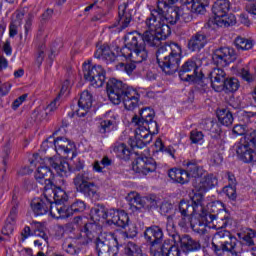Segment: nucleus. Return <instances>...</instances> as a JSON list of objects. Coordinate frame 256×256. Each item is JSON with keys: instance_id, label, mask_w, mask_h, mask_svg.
I'll return each instance as SVG.
<instances>
[{"instance_id": "f704fd0d", "label": "nucleus", "mask_w": 256, "mask_h": 256, "mask_svg": "<svg viewBox=\"0 0 256 256\" xmlns=\"http://www.w3.org/2000/svg\"><path fill=\"white\" fill-rule=\"evenodd\" d=\"M126 199L128 201L129 209L133 213H135V211H141V209L145 207V201H143V198H141L137 192L129 193Z\"/></svg>"}, {"instance_id": "c9c22d12", "label": "nucleus", "mask_w": 256, "mask_h": 256, "mask_svg": "<svg viewBox=\"0 0 256 256\" xmlns=\"http://www.w3.org/2000/svg\"><path fill=\"white\" fill-rule=\"evenodd\" d=\"M217 117L221 125H224L225 127H231V125H233V121H234L233 113L229 109L227 108L219 109L217 111Z\"/></svg>"}, {"instance_id": "13d9d810", "label": "nucleus", "mask_w": 256, "mask_h": 256, "mask_svg": "<svg viewBox=\"0 0 256 256\" xmlns=\"http://www.w3.org/2000/svg\"><path fill=\"white\" fill-rule=\"evenodd\" d=\"M255 239H256V231L255 230H249L243 237V241L248 245V247H253L255 245Z\"/></svg>"}, {"instance_id": "9b49d317", "label": "nucleus", "mask_w": 256, "mask_h": 256, "mask_svg": "<svg viewBox=\"0 0 256 256\" xmlns=\"http://www.w3.org/2000/svg\"><path fill=\"white\" fill-rule=\"evenodd\" d=\"M166 4L161 6L159 2H156V10L158 17H161V21L166 25H177L181 17V9L178 6H174L176 3H179V0H174L173 2H169L166 0Z\"/></svg>"}, {"instance_id": "473e14b6", "label": "nucleus", "mask_w": 256, "mask_h": 256, "mask_svg": "<svg viewBox=\"0 0 256 256\" xmlns=\"http://www.w3.org/2000/svg\"><path fill=\"white\" fill-rule=\"evenodd\" d=\"M168 177L175 181V183H180V185H185V183H189V172L179 168H172L168 170Z\"/></svg>"}, {"instance_id": "de8ad7c7", "label": "nucleus", "mask_w": 256, "mask_h": 256, "mask_svg": "<svg viewBox=\"0 0 256 256\" xmlns=\"http://www.w3.org/2000/svg\"><path fill=\"white\" fill-rule=\"evenodd\" d=\"M112 164L113 160L109 156H104L100 162L97 160L94 162L93 169L97 173H103V167H111Z\"/></svg>"}, {"instance_id": "680f3d73", "label": "nucleus", "mask_w": 256, "mask_h": 256, "mask_svg": "<svg viewBox=\"0 0 256 256\" xmlns=\"http://www.w3.org/2000/svg\"><path fill=\"white\" fill-rule=\"evenodd\" d=\"M120 213L121 211L115 209L106 210L108 225H113Z\"/></svg>"}, {"instance_id": "4468645a", "label": "nucleus", "mask_w": 256, "mask_h": 256, "mask_svg": "<svg viewBox=\"0 0 256 256\" xmlns=\"http://www.w3.org/2000/svg\"><path fill=\"white\" fill-rule=\"evenodd\" d=\"M157 6L150 11V16L146 18L145 25L148 31H156L158 35L169 36L171 35V27L161 20H157Z\"/></svg>"}, {"instance_id": "6e6d98bb", "label": "nucleus", "mask_w": 256, "mask_h": 256, "mask_svg": "<svg viewBox=\"0 0 256 256\" xmlns=\"http://www.w3.org/2000/svg\"><path fill=\"white\" fill-rule=\"evenodd\" d=\"M43 119H47V112L45 110L36 109L31 114V120L35 123H41Z\"/></svg>"}, {"instance_id": "a211bd4d", "label": "nucleus", "mask_w": 256, "mask_h": 256, "mask_svg": "<svg viewBox=\"0 0 256 256\" xmlns=\"http://www.w3.org/2000/svg\"><path fill=\"white\" fill-rule=\"evenodd\" d=\"M206 131H211L214 133V131L217 132L216 135L212 136V139L210 140L209 143V148L213 151H225V140L219 134V124L213 120H207L206 121Z\"/></svg>"}, {"instance_id": "bb28decb", "label": "nucleus", "mask_w": 256, "mask_h": 256, "mask_svg": "<svg viewBox=\"0 0 256 256\" xmlns=\"http://www.w3.org/2000/svg\"><path fill=\"white\" fill-rule=\"evenodd\" d=\"M154 256H181V250L177 244H171V241L165 240L162 245L155 251Z\"/></svg>"}, {"instance_id": "c85d7f7f", "label": "nucleus", "mask_w": 256, "mask_h": 256, "mask_svg": "<svg viewBox=\"0 0 256 256\" xmlns=\"http://www.w3.org/2000/svg\"><path fill=\"white\" fill-rule=\"evenodd\" d=\"M182 5H191V13L195 15H205L207 7H209V0H180Z\"/></svg>"}, {"instance_id": "0e129e2a", "label": "nucleus", "mask_w": 256, "mask_h": 256, "mask_svg": "<svg viewBox=\"0 0 256 256\" xmlns=\"http://www.w3.org/2000/svg\"><path fill=\"white\" fill-rule=\"evenodd\" d=\"M203 132L197 131V130H192L190 133V140L192 143H199L200 141H203Z\"/></svg>"}, {"instance_id": "6ab92c4d", "label": "nucleus", "mask_w": 256, "mask_h": 256, "mask_svg": "<svg viewBox=\"0 0 256 256\" xmlns=\"http://www.w3.org/2000/svg\"><path fill=\"white\" fill-rule=\"evenodd\" d=\"M132 169L135 173H139V175H149V173L157 171V162L148 157L137 158L132 163Z\"/></svg>"}, {"instance_id": "052dcab7", "label": "nucleus", "mask_w": 256, "mask_h": 256, "mask_svg": "<svg viewBox=\"0 0 256 256\" xmlns=\"http://www.w3.org/2000/svg\"><path fill=\"white\" fill-rule=\"evenodd\" d=\"M223 151L218 150H210L211 153V161L214 165H221L223 163Z\"/></svg>"}, {"instance_id": "5fc2aeb1", "label": "nucleus", "mask_w": 256, "mask_h": 256, "mask_svg": "<svg viewBox=\"0 0 256 256\" xmlns=\"http://www.w3.org/2000/svg\"><path fill=\"white\" fill-rule=\"evenodd\" d=\"M62 249L67 253L68 255H79L81 253V250L75 246V243H64L62 245Z\"/></svg>"}, {"instance_id": "9d476101", "label": "nucleus", "mask_w": 256, "mask_h": 256, "mask_svg": "<svg viewBox=\"0 0 256 256\" xmlns=\"http://www.w3.org/2000/svg\"><path fill=\"white\" fill-rule=\"evenodd\" d=\"M83 75L85 81H88L92 87L96 89L105 84L107 79V71L101 65H91V60L83 63Z\"/></svg>"}, {"instance_id": "f8f14e48", "label": "nucleus", "mask_w": 256, "mask_h": 256, "mask_svg": "<svg viewBox=\"0 0 256 256\" xmlns=\"http://www.w3.org/2000/svg\"><path fill=\"white\" fill-rule=\"evenodd\" d=\"M95 245L98 256H115L119 253V240L114 235L100 234Z\"/></svg>"}, {"instance_id": "39448f33", "label": "nucleus", "mask_w": 256, "mask_h": 256, "mask_svg": "<svg viewBox=\"0 0 256 256\" xmlns=\"http://www.w3.org/2000/svg\"><path fill=\"white\" fill-rule=\"evenodd\" d=\"M212 251L218 256H223L225 253L241 256L244 250L243 243L233 237L229 231H220L212 239Z\"/></svg>"}, {"instance_id": "f03ea898", "label": "nucleus", "mask_w": 256, "mask_h": 256, "mask_svg": "<svg viewBox=\"0 0 256 256\" xmlns=\"http://www.w3.org/2000/svg\"><path fill=\"white\" fill-rule=\"evenodd\" d=\"M106 91L111 103L119 105L122 102L128 111H133L139 105V92L115 78L107 82Z\"/></svg>"}, {"instance_id": "7c9ffc66", "label": "nucleus", "mask_w": 256, "mask_h": 256, "mask_svg": "<svg viewBox=\"0 0 256 256\" xmlns=\"http://www.w3.org/2000/svg\"><path fill=\"white\" fill-rule=\"evenodd\" d=\"M45 163L52 166L60 177H67V171H69V163L67 161L50 157L45 159Z\"/></svg>"}, {"instance_id": "49530a36", "label": "nucleus", "mask_w": 256, "mask_h": 256, "mask_svg": "<svg viewBox=\"0 0 256 256\" xmlns=\"http://www.w3.org/2000/svg\"><path fill=\"white\" fill-rule=\"evenodd\" d=\"M236 49H241L242 51H249V49H253V41L238 36L235 41Z\"/></svg>"}, {"instance_id": "79ce46f5", "label": "nucleus", "mask_w": 256, "mask_h": 256, "mask_svg": "<svg viewBox=\"0 0 256 256\" xmlns=\"http://www.w3.org/2000/svg\"><path fill=\"white\" fill-rule=\"evenodd\" d=\"M239 89V80L237 78H226L222 84V91L234 93Z\"/></svg>"}, {"instance_id": "412c9836", "label": "nucleus", "mask_w": 256, "mask_h": 256, "mask_svg": "<svg viewBox=\"0 0 256 256\" xmlns=\"http://www.w3.org/2000/svg\"><path fill=\"white\" fill-rule=\"evenodd\" d=\"M54 147L58 155H64L65 157H69V155H71L70 159H73V157L76 156L75 144L67 138L58 137L54 139Z\"/></svg>"}, {"instance_id": "8fccbe9b", "label": "nucleus", "mask_w": 256, "mask_h": 256, "mask_svg": "<svg viewBox=\"0 0 256 256\" xmlns=\"http://www.w3.org/2000/svg\"><path fill=\"white\" fill-rule=\"evenodd\" d=\"M115 127H117V122L115 120H103L100 123L99 132L102 134L111 133Z\"/></svg>"}, {"instance_id": "f257e3e1", "label": "nucleus", "mask_w": 256, "mask_h": 256, "mask_svg": "<svg viewBox=\"0 0 256 256\" xmlns=\"http://www.w3.org/2000/svg\"><path fill=\"white\" fill-rule=\"evenodd\" d=\"M132 118V123L136 125L135 136L130 138L129 145L132 149H143L151 143L153 135L159 133V125L155 121V111L151 108H142L139 113Z\"/></svg>"}, {"instance_id": "ddd939ff", "label": "nucleus", "mask_w": 256, "mask_h": 256, "mask_svg": "<svg viewBox=\"0 0 256 256\" xmlns=\"http://www.w3.org/2000/svg\"><path fill=\"white\" fill-rule=\"evenodd\" d=\"M179 77L181 81H191L192 83H199L203 81V72L197 66V62L193 59L187 60L179 70Z\"/></svg>"}, {"instance_id": "ea45409f", "label": "nucleus", "mask_w": 256, "mask_h": 256, "mask_svg": "<svg viewBox=\"0 0 256 256\" xmlns=\"http://www.w3.org/2000/svg\"><path fill=\"white\" fill-rule=\"evenodd\" d=\"M101 229V225L89 222L84 225L83 232L88 239H91L92 237H95V235H99V233H101Z\"/></svg>"}, {"instance_id": "864d4df0", "label": "nucleus", "mask_w": 256, "mask_h": 256, "mask_svg": "<svg viewBox=\"0 0 256 256\" xmlns=\"http://www.w3.org/2000/svg\"><path fill=\"white\" fill-rule=\"evenodd\" d=\"M11 155V146L9 144H6L3 147V152H2V165H4L3 167V171H7V165H9V157Z\"/></svg>"}, {"instance_id": "f3484780", "label": "nucleus", "mask_w": 256, "mask_h": 256, "mask_svg": "<svg viewBox=\"0 0 256 256\" xmlns=\"http://www.w3.org/2000/svg\"><path fill=\"white\" fill-rule=\"evenodd\" d=\"M47 195V192H44L43 196L34 198L31 201L30 207L36 217H42L43 215H47V213L51 214L53 199Z\"/></svg>"}, {"instance_id": "5701e85b", "label": "nucleus", "mask_w": 256, "mask_h": 256, "mask_svg": "<svg viewBox=\"0 0 256 256\" xmlns=\"http://www.w3.org/2000/svg\"><path fill=\"white\" fill-rule=\"evenodd\" d=\"M134 37H140L141 41L144 43L145 49H147V43L150 47H159L161 45L162 39H167L168 36H163L159 32L153 30H146L143 34L134 33Z\"/></svg>"}, {"instance_id": "1a4fd4ad", "label": "nucleus", "mask_w": 256, "mask_h": 256, "mask_svg": "<svg viewBox=\"0 0 256 256\" xmlns=\"http://www.w3.org/2000/svg\"><path fill=\"white\" fill-rule=\"evenodd\" d=\"M73 185L78 193L89 199H99V187L93 182V174L89 171L79 172L73 178Z\"/></svg>"}, {"instance_id": "4be33fe9", "label": "nucleus", "mask_w": 256, "mask_h": 256, "mask_svg": "<svg viewBox=\"0 0 256 256\" xmlns=\"http://www.w3.org/2000/svg\"><path fill=\"white\" fill-rule=\"evenodd\" d=\"M178 243H180V249L184 255H189V253H197L201 251V241L194 239L188 234L182 235Z\"/></svg>"}, {"instance_id": "e2e57ef3", "label": "nucleus", "mask_w": 256, "mask_h": 256, "mask_svg": "<svg viewBox=\"0 0 256 256\" xmlns=\"http://www.w3.org/2000/svg\"><path fill=\"white\" fill-rule=\"evenodd\" d=\"M15 227V221H11L9 219L6 220L4 227L2 228L3 235H11L13 233Z\"/></svg>"}, {"instance_id": "e433bc0d", "label": "nucleus", "mask_w": 256, "mask_h": 256, "mask_svg": "<svg viewBox=\"0 0 256 256\" xmlns=\"http://www.w3.org/2000/svg\"><path fill=\"white\" fill-rule=\"evenodd\" d=\"M218 183L217 176L213 174L205 175L199 184V191H209V189H213Z\"/></svg>"}, {"instance_id": "58836bf2", "label": "nucleus", "mask_w": 256, "mask_h": 256, "mask_svg": "<svg viewBox=\"0 0 256 256\" xmlns=\"http://www.w3.org/2000/svg\"><path fill=\"white\" fill-rule=\"evenodd\" d=\"M91 217L94 221H101V219H107V208L102 204H97L91 211Z\"/></svg>"}, {"instance_id": "aec40b11", "label": "nucleus", "mask_w": 256, "mask_h": 256, "mask_svg": "<svg viewBox=\"0 0 256 256\" xmlns=\"http://www.w3.org/2000/svg\"><path fill=\"white\" fill-rule=\"evenodd\" d=\"M252 147L249 142L241 138L236 148L240 161H243V163H256V151Z\"/></svg>"}, {"instance_id": "4c0bfd02", "label": "nucleus", "mask_w": 256, "mask_h": 256, "mask_svg": "<svg viewBox=\"0 0 256 256\" xmlns=\"http://www.w3.org/2000/svg\"><path fill=\"white\" fill-rule=\"evenodd\" d=\"M166 231L168 235L172 237V241L175 243V245H179V238L181 237V235L177 233V226H175L173 216L167 217Z\"/></svg>"}, {"instance_id": "2eb2a0df", "label": "nucleus", "mask_w": 256, "mask_h": 256, "mask_svg": "<svg viewBox=\"0 0 256 256\" xmlns=\"http://www.w3.org/2000/svg\"><path fill=\"white\" fill-rule=\"evenodd\" d=\"M163 229L157 225L147 227L144 231V239L150 244L152 255L158 251L159 247L163 244Z\"/></svg>"}, {"instance_id": "0eeeda50", "label": "nucleus", "mask_w": 256, "mask_h": 256, "mask_svg": "<svg viewBox=\"0 0 256 256\" xmlns=\"http://www.w3.org/2000/svg\"><path fill=\"white\" fill-rule=\"evenodd\" d=\"M231 9V2L229 0H217L212 6V13L214 18H210L207 22L208 27L215 28L217 27H233L237 23L235 15L229 13Z\"/></svg>"}, {"instance_id": "20e7f679", "label": "nucleus", "mask_w": 256, "mask_h": 256, "mask_svg": "<svg viewBox=\"0 0 256 256\" xmlns=\"http://www.w3.org/2000/svg\"><path fill=\"white\" fill-rule=\"evenodd\" d=\"M35 179L40 185H44V193H47V197L53 199L55 204H63L69 199L67 192L61 187H57L53 184V172L48 166L40 165L35 173Z\"/></svg>"}, {"instance_id": "c756f323", "label": "nucleus", "mask_w": 256, "mask_h": 256, "mask_svg": "<svg viewBox=\"0 0 256 256\" xmlns=\"http://www.w3.org/2000/svg\"><path fill=\"white\" fill-rule=\"evenodd\" d=\"M182 165L187 170L189 178L199 179L205 175V169L197 164V160H184Z\"/></svg>"}, {"instance_id": "cd10ccee", "label": "nucleus", "mask_w": 256, "mask_h": 256, "mask_svg": "<svg viewBox=\"0 0 256 256\" xmlns=\"http://www.w3.org/2000/svg\"><path fill=\"white\" fill-rule=\"evenodd\" d=\"M129 4L123 3L118 7V23L121 29H127L129 25H131V21H133V14L131 10H127Z\"/></svg>"}, {"instance_id": "2f4dec72", "label": "nucleus", "mask_w": 256, "mask_h": 256, "mask_svg": "<svg viewBox=\"0 0 256 256\" xmlns=\"http://www.w3.org/2000/svg\"><path fill=\"white\" fill-rule=\"evenodd\" d=\"M206 223H214L217 229H225L229 225V214L211 215L205 214Z\"/></svg>"}, {"instance_id": "72a5a7b5", "label": "nucleus", "mask_w": 256, "mask_h": 256, "mask_svg": "<svg viewBox=\"0 0 256 256\" xmlns=\"http://www.w3.org/2000/svg\"><path fill=\"white\" fill-rule=\"evenodd\" d=\"M50 215L54 217V219H69V217H71V210L69 206L53 204L52 202Z\"/></svg>"}, {"instance_id": "a878e982", "label": "nucleus", "mask_w": 256, "mask_h": 256, "mask_svg": "<svg viewBox=\"0 0 256 256\" xmlns=\"http://www.w3.org/2000/svg\"><path fill=\"white\" fill-rule=\"evenodd\" d=\"M207 45V35L205 32H197L188 40V49L192 52H199Z\"/></svg>"}, {"instance_id": "37998d69", "label": "nucleus", "mask_w": 256, "mask_h": 256, "mask_svg": "<svg viewBox=\"0 0 256 256\" xmlns=\"http://www.w3.org/2000/svg\"><path fill=\"white\" fill-rule=\"evenodd\" d=\"M124 253L127 256H143V250L141 247L133 242H128L124 247Z\"/></svg>"}, {"instance_id": "a18cd8bd", "label": "nucleus", "mask_w": 256, "mask_h": 256, "mask_svg": "<svg viewBox=\"0 0 256 256\" xmlns=\"http://www.w3.org/2000/svg\"><path fill=\"white\" fill-rule=\"evenodd\" d=\"M207 220H205V214L201 218V220H198L195 224L191 223L190 225L192 227V230L195 231V233H198L199 235H205L207 233Z\"/></svg>"}, {"instance_id": "774afa93", "label": "nucleus", "mask_w": 256, "mask_h": 256, "mask_svg": "<svg viewBox=\"0 0 256 256\" xmlns=\"http://www.w3.org/2000/svg\"><path fill=\"white\" fill-rule=\"evenodd\" d=\"M78 107L79 108L75 110L77 117H85L87 113H89V109H91L88 106L84 105H78Z\"/></svg>"}, {"instance_id": "6e6552de", "label": "nucleus", "mask_w": 256, "mask_h": 256, "mask_svg": "<svg viewBox=\"0 0 256 256\" xmlns=\"http://www.w3.org/2000/svg\"><path fill=\"white\" fill-rule=\"evenodd\" d=\"M190 199L191 202L181 200L179 203V211L182 216L178 223L180 227H187V223H191V217L203 211V194L201 192L193 190L190 193Z\"/></svg>"}, {"instance_id": "7ed1b4c3", "label": "nucleus", "mask_w": 256, "mask_h": 256, "mask_svg": "<svg viewBox=\"0 0 256 256\" xmlns=\"http://www.w3.org/2000/svg\"><path fill=\"white\" fill-rule=\"evenodd\" d=\"M183 50L175 42L165 43L156 52V61L166 75H173L179 71Z\"/></svg>"}, {"instance_id": "338daca9", "label": "nucleus", "mask_w": 256, "mask_h": 256, "mask_svg": "<svg viewBox=\"0 0 256 256\" xmlns=\"http://www.w3.org/2000/svg\"><path fill=\"white\" fill-rule=\"evenodd\" d=\"M241 77L244 81H247V83H253V81H255V76L245 68L241 70Z\"/></svg>"}, {"instance_id": "c03bdc74", "label": "nucleus", "mask_w": 256, "mask_h": 256, "mask_svg": "<svg viewBox=\"0 0 256 256\" xmlns=\"http://www.w3.org/2000/svg\"><path fill=\"white\" fill-rule=\"evenodd\" d=\"M113 151L120 159H129V156L131 155V150L127 148L125 143L116 144Z\"/></svg>"}, {"instance_id": "3c124183", "label": "nucleus", "mask_w": 256, "mask_h": 256, "mask_svg": "<svg viewBox=\"0 0 256 256\" xmlns=\"http://www.w3.org/2000/svg\"><path fill=\"white\" fill-rule=\"evenodd\" d=\"M78 105H84L91 109L93 107V96L89 91H84L81 93L80 98L78 100Z\"/></svg>"}, {"instance_id": "a19ab883", "label": "nucleus", "mask_w": 256, "mask_h": 256, "mask_svg": "<svg viewBox=\"0 0 256 256\" xmlns=\"http://www.w3.org/2000/svg\"><path fill=\"white\" fill-rule=\"evenodd\" d=\"M225 205L222 202L216 201L208 205V213L206 215H225Z\"/></svg>"}, {"instance_id": "603ef678", "label": "nucleus", "mask_w": 256, "mask_h": 256, "mask_svg": "<svg viewBox=\"0 0 256 256\" xmlns=\"http://www.w3.org/2000/svg\"><path fill=\"white\" fill-rule=\"evenodd\" d=\"M113 225H116V227H121L122 229H125L127 225H129V215H127L125 211H120Z\"/></svg>"}, {"instance_id": "393cba45", "label": "nucleus", "mask_w": 256, "mask_h": 256, "mask_svg": "<svg viewBox=\"0 0 256 256\" xmlns=\"http://www.w3.org/2000/svg\"><path fill=\"white\" fill-rule=\"evenodd\" d=\"M94 57L96 59H102V61H105V63L109 65L117 61V57H119V54H115V52L111 50V47H109V45L103 44L96 50Z\"/></svg>"}, {"instance_id": "bf43d9fd", "label": "nucleus", "mask_w": 256, "mask_h": 256, "mask_svg": "<svg viewBox=\"0 0 256 256\" xmlns=\"http://www.w3.org/2000/svg\"><path fill=\"white\" fill-rule=\"evenodd\" d=\"M128 230L122 233V237H127L128 239H135L137 237V225L128 224Z\"/></svg>"}, {"instance_id": "4d7b16f0", "label": "nucleus", "mask_w": 256, "mask_h": 256, "mask_svg": "<svg viewBox=\"0 0 256 256\" xmlns=\"http://www.w3.org/2000/svg\"><path fill=\"white\" fill-rule=\"evenodd\" d=\"M223 192L230 199V201H237V188L236 186L228 185L223 188Z\"/></svg>"}, {"instance_id": "dca6fc26", "label": "nucleus", "mask_w": 256, "mask_h": 256, "mask_svg": "<svg viewBox=\"0 0 256 256\" xmlns=\"http://www.w3.org/2000/svg\"><path fill=\"white\" fill-rule=\"evenodd\" d=\"M236 59L235 49L229 47L218 48L212 54V61L217 67H227L229 63H233Z\"/></svg>"}, {"instance_id": "69168bd1", "label": "nucleus", "mask_w": 256, "mask_h": 256, "mask_svg": "<svg viewBox=\"0 0 256 256\" xmlns=\"http://www.w3.org/2000/svg\"><path fill=\"white\" fill-rule=\"evenodd\" d=\"M242 139L245 140L247 143H250L252 147L256 148V131L245 134L244 137H242Z\"/></svg>"}, {"instance_id": "423d86ee", "label": "nucleus", "mask_w": 256, "mask_h": 256, "mask_svg": "<svg viewBox=\"0 0 256 256\" xmlns=\"http://www.w3.org/2000/svg\"><path fill=\"white\" fill-rule=\"evenodd\" d=\"M125 47L120 49L118 57L130 59L132 63H143L149 57V52L145 48L144 42L141 41V36H135V33H128L125 36Z\"/></svg>"}, {"instance_id": "09e8293b", "label": "nucleus", "mask_w": 256, "mask_h": 256, "mask_svg": "<svg viewBox=\"0 0 256 256\" xmlns=\"http://www.w3.org/2000/svg\"><path fill=\"white\" fill-rule=\"evenodd\" d=\"M70 209V215L73 217V215H77V213H83L85 209H87V205L82 200H76L74 203H72L69 206Z\"/></svg>"}, {"instance_id": "b1692460", "label": "nucleus", "mask_w": 256, "mask_h": 256, "mask_svg": "<svg viewBox=\"0 0 256 256\" xmlns=\"http://www.w3.org/2000/svg\"><path fill=\"white\" fill-rule=\"evenodd\" d=\"M227 74L221 68H214L209 73V78H205L204 81H210L211 87L216 91H223V83Z\"/></svg>"}]
</instances>
